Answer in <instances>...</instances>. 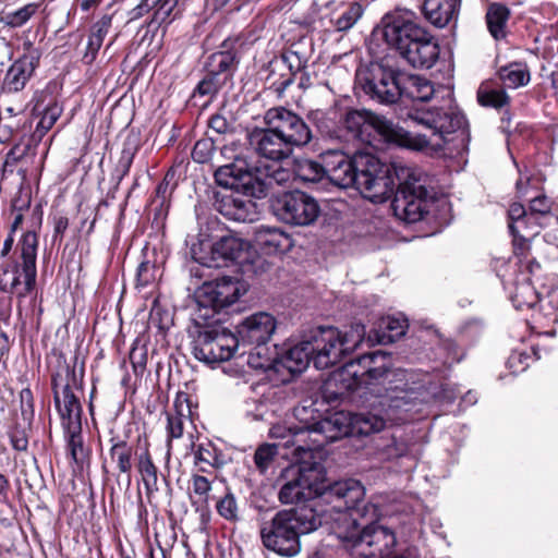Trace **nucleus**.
Here are the masks:
<instances>
[{"instance_id": "obj_59", "label": "nucleus", "mask_w": 558, "mask_h": 558, "mask_svg": "<svg viewBox=\"0 0 558 558\" xmlns=\"http://www.w3.org/2000/svg\"><path fill=\"white\" fill-rule=\"evenodd\" d=\"M214 174H253L247 161L239 156L233 158V161L219 166Z\"/></svg>"}, {"instance_id": "obj_8", "label": "nucleus", "mask_w": 558, "mask_h": 558, "mask_svg": "<svg viewBox=\"0 0 558 558\" xmlns=\"http://www.w3.org/2000/svg\"><path fill=\"white\" fill-rule=\"evenodd\" d=\"M348 136L367 146H373L376 137L387 143L409 145V134L403 129L396 126L385 117L366 110L349 111L344 119Z\"/></svg>"}, {"instance_id": "obj_14", "label": "nucleus", "mask_w": 558, "mask_h": 558, "mask_svg": "<svg viewBox=\"0 0 558 558\" xmlns=\"http://www.w3.org/2000/svg\"><path fill=\"white\" fill-rule=\"evenodd\" d=\"M236 348L234 333L220 325L201 328L192 342L193 355L206 364L229 361Z\"/></svg>"}, {"instance_id": "obj_58", "label": "nucleus", "mask_w": 558, "mask_h": 558, "mask_svg": "<svg viewBox=\"0 0 558 558\" xmlns=\"http://www.w3.org/2000/svg\"><path fill=\"white\" fill-rule=\"evenodd\" d=\"M290 58L298 60L296 71L293 72L295 75L293 76V81L298 80V86L300 89L306 92L312 87V77L311 74L305 70L307 60H302L299 52H291Z\"/></svg>"}, {"instance_id": "obj_30", "label": "nucleus", "mask_w": 558, "mask_h": 558, "mask_svg": "<svg viewBox=\"0 0 558 558\" xmlns=\"http://www.w3.org/2000/svg\"><path fill=\"white\" fill-rule=\"evenodd\" d=\"M254 140L259 155L271 160H281L292 151L291 147L270 125H267L265 130L255 132Z\"/></svg>"}, {"instance_id": "obj_53", "label": "nucleus", "mask_w": 558, "mask_h": 558, "mask_svg": "<svg viewBox=\"0 0 558 558\" xmlns=\"http://www.w3.org/2000/svg\"><path fill=\"white\" fill-rule=\"evenodd\" d=\"M295 425L314 427V398L307 397L294 407Z\"/></svg>"}, {"instance_id": "obj_64", "label": "nucleus", "mask_w": 558, "mask_h": 558, "mask_svg": "<svg viewBox=\"0 0 558 558\" xmlns=\"http://www.w3.org/2000/svg\"><path fill=\"white\" fill-rule=\"evenodd\" d=\"M542 225L538 222L537 217L535 219H529L523 223H519V229L515 232H511L517 240H526L527 236H535L539 233Z\"/></svg>"}, {"instance_id": "obj_33", "label": "nucleus", "mask_w": 558, "mask_h": 558, "mask_svg": "<svg viewBox=\"0 0 558 558\" xmlns=\"http://www.w3.org/2000/svg\"><path fill=\"white\" fill-rule=\"evenodd\" d=\"M395 186L393 177H362L359 194L374 204H381L391 197Z\"/></svg>"}, {"instance_id": "obj_63", "label": "nucleus", "mask_w": 558, "mask_h": 558, "mask_svg": "<svg viewBox=\"0 0 558 558\" xmlns=\"http://www.w3.org/2000/svg\"><path fill=\"white\" fill-rule=\"evenodd\" d=\"M214 150V142L209 138L199 140L192 150V158L198 163L206 162Z\"/></svg>"}, {"instance_id": "obj_47", "label": "nucleus", "mask_w": 558, "mask_h": 558, "mask_svg": "<svg viewBox=\"0 0 558 558\" xmlns=\"http://www.w3.org/2000/svg\"><path fill=\"white\" fill-rule=\"evenodd\" d=\"M195 466L197 472L206 473L208 468H218L220 465L217 449L211 442L199 444L194 452Z\"/></svg>"}, {"instance_id": "obj_62", "label": "nucleus", "mask_w": 558, "mask_h": 558, "mask_svg": "<svg viewBox=\"0 0 558 558\" xmlns=\"http://www.w3.org/2000/svg\"><path fill=\"white\" fill-rule=\"evenodd\" d=\"M32 203V187L31 185L21 184L17 193L12 199L13 211L27 210Z\"/></svg>"}, {"instance_id": "obj_35", "label": "nucleus", "mask_w": 558, "mask_h": 558, "mask_svg": "<svg viewBox=\"0 0 558 558\" xmlns=\"http://www.w3.org/2000/svg\"><path fill=\"white\" fill-rule=\"evenodd\" d=\"M109 456L120 475L124 476L126 488L131 485L133 468V447L124 439L112 437L110 439Z\"/></svg>"}, {"instance_id": "obj_52", "label": "nucleus", "mask_w": 558, "mask_h": 558, "mask_svg": "<svg viewBox=\"0 0 558 558\" xmlns=\"http://www.w3.org/2000/svg\"><path fill=\"white\" fill-rule=\"evenodd\" d=\"M227 83L228 80L223 78L218 74H213L209 71H206L203 80L197 84L195 88V93L199 96H215Z\"/></svg>"}, {"instance_id": "obj_51", "label": "nucleus", "mask_w": 558, "mask_h": 558, "mask_svg": "<svg viewBox=\"0 0 558 558\" xmlns=\"http://www.w3.org/2000/svg\"><path fill=\"white\" fill-rule=\"evenodd\" d=\"M180 0H150L151 8L155 10L149 25H161L170 23L171 14L174 11Z\"/></svg>"}, {"instance_id": "obj_4", "label": "nucleus", "mask_w": 558, "mask_h": 558, "mask_svg": "<svg viewBox=\"0 0 558 558\" xmlns=\"http://www.w3.org/2000/svg\"><path fill=\"white\" fill-rule=\"evenodd\" d=\"M314 427L293 425L290 427V438L284 447H293V459L296 465L284 471L292 474L279 490L278 498L281 504L294 500H308L314 498Z\"/></svg>"}, {"instance_id": "obj_16", "label": "nucleus", "mask_w": 558, "mask_h": 558, "mask_svg": "<svg viewBox=\"0 0 558 558\" xmlns=\"http://www.w3.org/2000/svg\"><path fill=\"white\" fill-rule=\"evenodd\" d=\"M246 243L233 235L221 236L213 244H193L191 254L195 262L208 268H220L238 260L244 253Z\"/></svg>"}, {"instance_id": "obj_45", "label": "nucleus", "mask_w": 558, "mask_h": 558, "mask_svg": "<svg viewBox=\"0 0 558 558\" xmlns=\"http://www.w3.org/2000/svg\"><path fill=\"white\" fill-rule=\"evenodd\" d=\"M64 435L68 442V450L71 459L82 465L88 457V450L84 447L82 425L64 427Z\"/></svg>"}, {"instance_id": "obj_1", "label": "nucleus", "mask_w": 558, "mask_h": 558, "mask_svg": "<svg viewBox=\"0 0 558 558\" xmlns=\"http://www.w3.org/2000/svg\"><path fill=\"white\" fill-rule=\"evenodd\" d=\"M320 468L316 463V476ZM364 497V487L349 478L330 484L316 481V530L333 534L348 550H356L364 558L392 554L397 545L395 532L376 522L360 529L354 512Z\"/></svg>"}, {"instance_id": "obj_39", "label": "nucleus", "mask_w": 558, "mask_h": 558, "mask_svg": "<svg viewBox=\"0 0 558 558\" xmlns=\"http://www.w3.org/2000/svg\"><path fill=\"white\" fill-rule=\"evenodd\" d=\"M136 469L142 477L146 495L158 492V468L155 465L148 446L136 454Z\"/></svg>"}, {"instance_id": "obj_60", "label": "nucleus", "mask_w": 558, "mask_h": 558, "mask_svg": "<svg viewBox=\"0 0 558 558\" xmlns=\"http://www.w3.org/2000/svg\"><path fill=\"white\" fill-rule=\"evenodd\" d=\"M177 185L178 182L174 180V177H163V180L156 187L154 202H159V206L163 207L171 197Z\"/></svg>"}, {"instance_id": "obj_57", "label": "nucleus", "mask_w": 558, "mask_h": 558, "mask_svg": "<svg viewBox=\"0 0 558 558\" xmlns=\"http://www.w3.org/2000/svg\"><path fill=\"white\" fill-rule=\"evenodd\" d=\"M186 416L182 413H167L168 445L172 439L182 437Z\"/></svg>"}, {"instance_id": "obj_15", "label": "nucleus", "mask_w": 558, "mask_h": 558, "mask_svg": "<svg viewBox=\"0 0 558 558\" xmlns=\"http://www.w3.org/2000/svg\"><path fill=\"white\" fill-rule=\"evenodd\" d=\"M348 364L354 366L352 369L356 372V379L365 388L388 385L390 379L403 381L408 375L403 369H392L390 355L381 351L363 354Z\"/></svg>"}, {"instance_id": "obj_6", "label": "nucleus", "mask_w": 558, "mask_h": 558, "mask_svg": "<svg viewBox=\"0 0 558 558\" xmlns=\"http://www.w3.org/2000/svg\"><path fill=\"white\" fill-rule=\"evenodd\" d=\"M38 235L27 231L20 240L19 256L0 264V291L24 299L36 289Z\"/></svg>"}, {"instance_id": "obj_44", "label": "nucleus", "mask_w": 558, "mask_h": 558, "mask_svg": "<svg viewBox=\"0 0 558 558\" xmlns=\"http://www.w3.org/2000/svg\"><path fill=\"white\" fill-rule=\"evenodd\" d=\"M408 323L393 316L383 317L379 322V331L377 336L378 343H391L405 333Z\"/></svg>"}, {"instance_id": "obj_61", "label": "nucleus", "mask_w": 558, "mask_h": 558, "mask_svg": "<svg viewBox=\"0 0 558 558\" xmlns=\"http://www.w3.org/2000/svg\"><path fill=\"white\" fill-rule=\"evenodd\" d=\"M325 177H316V184L319 183ZM330 182L340 189L351 190L359 194L362 184V177H326Z\"/></svg>"}, {"instance_id": "obj_50", "label": "nucleus", "mask_w": 558, "mask_h": 558, "mask_svg": "<svg viewBox=\"0 0 558 558\" xmlns=\"http://www.w3.org/2000/svg\"><path fill=\"white\" fill-rule=\"evenodd\" d=\"M216 510L221 518L229 522H236L239 520L238 500L230 489L217 500Z\"/></svg>"}, {"instance_id": "obj_28", "label": "nucleus", "mask_w": 558, "mask_h": 558, "mask_svg": "<svg viewBox=\"0 0 558 558\" xmlns=\"http://www.w3.org/2000/svg\"><path fill=\"white\" fill-rule=\"evenodd\" d=\"M293 58L290 54L276 58L268 63V74L265 78L267 88L281 97L288 86L293 82Z\"/></svg>"}, {"instance_id": "obj_10", "label": "nucleus", "mask_w": 558, "mask_h": 558, "mask_svg": "<svg viewBox=\"0 0 558 558\" xmlns=\"http://www.w3.org/2000/svg\"><path fill=\"white\" fill-rule=\"evenodd\" d=\"M402 72L389 65L385 59L361 66L355 83L365 95L379 104H395L400 98Z\"/></svg>"}, {"instance_id": "obj_22", "label": "nucleus", "mask_w": 558, "mask_h": 558, "mask_svg": "<svg viewBox=\"0 0 558 558\" xmlns=\"http://www.w3.org/2000/svg\"><path fill=\"white\" fill-rule=\"evenodd\" d=\"M316 435L323 437L322 442L316 438V450L319 446L352 436L351 413L335 411L316 421Z\"/></svg>"}, {"instance_id": "obj_43", "label": "nucleus", "mask_w": 558, "mask_h": 558, "mask_svg": "<svg viewBox=\"0 0 558 558\" xmlns=\"http://www.w3.org/2000/svg\"><path fill=\"white\" fill-rule=\"evenodd\" d=\"M352 435H368L380 432L386 426V421L381 413H357L351 414Z\"/></svg>"}, {"instance_id": "obj_3", "label": "nucleus", "mask_w": 558, "mask_h": 558, "mask_svg": "<svg viewBox=\"0 0 558 558\" xmlns=\"http://www.w3.org/2000/svg\"><path fill=\"white\" fill-rule=\"evenodd\" d=\"M275 177H213L215 183L227 192L217 201V210L226 218L239 222H253L258 219L257 205L252 198H264L272 189Z\"/></svg>"}, {"instance_id": "obj_34", "label": "nucleus", "mask_w": 558, "mask_h": 558, "mask_svg": "<svg viewBox=\"0 0 558 558\" xmlns=\"http://www.w3.org/2000/svg\"><path fill=\"white\" fill-rule=\"evenodd\" d=\"M459 3V0H424L422 9L426 20L441 28L457 16Z\"/></svg>"}, {"instance_id": "obj_12", "label": "nucleus", "mask_w": 558, "mask_h": 558, "mask_svg": "<svg viewBox=\"0 0 558 558\" xmlns=\"http://www.w3.org/2000/svg\"><path fill=\"white\" fill-rule=\"evenodd\" d=\"M423 177H407L395 193L391 203L393 214L399 219L415 223L428 213V204L437 199V191L423 182Z\"/></svg>"}, {"instance_id": "obj_38", "label": "nucleus", "mask_w": 558, "mask_h": 558, "mask_svg": "<svg viewBox=\"0 0 558 558\" xmlns=\"http://www.w3.org/2000/svg\"><path fill=\"white\" fill-rule=\"evenodd\" d=\"M400 89V98L405 97L414 101H427L434 94V86L429 81L418 75L405 73H402Z\"/></svg>"}, {"instance_id": "obj_26", "label": "nucleus", "mask_w": 558, "mask_h": 558, "mask_svg": "<svg viewBox=\"0 0 558 558\" xmlns=\"http://www.w3.org/2000/svg\"><path fill=\"white\" fill-rule=\"evenodd\" d=\"M77 357H74L73 364L66 362L63 355L57 359V369L51 375L52 391L63 392L68 390L83 389L84 367H77Z\"/></svg>"}, {"instance_id": "obj_17", "label": "nucleus", "mask_w": 558, "mask_h": 558, "mask_svg": "<svg viewBox=\"0 0 558 558\" xmlns=\"http://www.w3.org/2000/svg\"><path fill=\"white\" fill-rule=\"evenodd\" d=\"M270 208L286 223L305 226L314 221V201L299 190L277 195L271 199Z\"/></svg>"}, {"instance_id": "obj_40", "label": "nucleus", "mask_w": 558, "mask_h": 558, "mask_svg": "<svg viewBox=\"0 0 558 558\" xmlns=\"http://www.w3.org/2000/svg\"><path fill=\"white\" fill-rule=\"evenodd\" d=\"M510 17V10L501 3H490L485 15L489 34L500 40L507 36V23Z\"/></svg>"}, {"instance_id": "obj_25", "label": "nucleus", "mask_w": 558, "mask_h": 558, "mask_svg": "<svg viewBox=\"0 0 558 558\" xmlns=\"http://www.w3.org/2000/svg\"><path fill=\"white\" fill-rule=\"evenodd\" d=\"M37 65L38 57L33 53L19 58L8 69L3 78L2 89L5 93H17L22 90Z\"/></svg>"}, {"instance_id": "obj_48", "label": "nucleus", "mask_w": 558, "mask_h": 558, "mask_svg": "<svg viewBox=\"0 0 558 558\" xmlns=\"http://www.w3.org/2000/svg\"><path fill=\"white\" fill-rule=\"evenodd\" d=\"M62 113V107L53 102L49 105L45 110L44 113L37 123V126L32 135L33 142H39L45 136V134L51 130V128L54 125L57 120L60 118Z\"/></svg>"}, {"instance_id": "obj_37", "label": "nucleus", "mask_w": 558, "mask_h": 558, "mask_svg": "<svg viewBox=\"0 0 558 558\" xmlns=\"http://www.w3.org/2000/svg\"><path fill=\"white\" fill-rule=\"evenodd\" d=\"M199 473L201 472L193 473L191 475L190 501L195 511L204 515L210 511L213 482Z\"/></svg>"}, {"instance_id": "obj_56", "label": "nucleus", "mask_w": 558, "mask_h": 558, "mask_svg": "<svg viewBox=\"0 0 558 558\" xmlns=\"http://www.w3.org/2000/svg\"><path fill=\"white\" fill-rule=\"evenodd\" d=\"M508 217H509V230L510 232H515L519 229V223H523L524 221L529 219H535L533 215L527 213L525 207L520 203H513L510 205L508 210Z\"/></svg>"}, {"instance_id": "obj_19", "label": "nucleus", "mask_w": 558, "mask_h": 558, "mask_svg": "<svg viewBox=\"0 0 558 558\" xmlns=\"http://www.w3.org/2000/svg\"><path fill=\"white\" fill-rule=\"evenodd\" d=\"M240 293L241 287L238 280L222 277L204 282L196 291V300L201 306L219 312L235 303Z\"/></svg>"}, {"instance_id": "obj_9", "label": "nucleus", "mask_w": 558, "mask_h": 558, "mask_svg": "<svg viewBox=\"0 0 558 558\" xmlns=\"http://www.w3.org/2000/svg\"><path fill=\"white\" fill-rule=\"evenodd\" d=\"M365 337V326L355 323L342 333L333 326L316 327V369L327 368L354 351Z\"/></svg>"}, {"instance_id": "obj_27", "label": "nucleus", "mask_w": 558, "mask_h": 558, "mask_svg": "<svg viewBox=\"0 0 558 558\" xmlns=\"http://www.w3.org/2000/svg\"><path fill=\"white\" fill-rule=\"evenodd\" d=\"M439 52V45L426 31L425 38L418 40L413 48L408 49L401 58L415 69H430L437 62Z\"/></svg>"}, {"instance_id": "obj_23", "label": "nucleus", "mask_w": 558, "mask_h": 558, "mask_svg": "<svg viewBox=\"0 0 558 558\" xmlns=\"http://www.w3.org/2000/svg\"><path fill=\"white\" fill-rule=\"evenodd\" d=\"M254 243L266 255L283 254L293 246L287 232L278 227L260 225L254 229Z\"/></svg>"}, {"instance_id": "obj_42", "label": "nucleus", "mask_w": 558, "mask_h": 558, "mask_svg": "<svg viewBox=\"0 0 558 558\" xmlns=\"http://www.w3.org/2000/svg\"><path fill=\"white\" fill-rule=\"evenodd\" d=\"M499 80L509 88H518L530 82V71L525 63L512 62L498 70Z\"/></svg>"}, {"instance_id": "obj_32", "label": "nucleus", "mask_w": 558, "mask_h": 558, "mask_svg": "<svg viewBox=\"0 0 558 558\" xmlns=\"http://www.w3.org/2000/svg\"><path fill=\"white\" fill-rule=\"evenodd\" d=\"M53 401L61 417L62 428L82 425V405L74 391L65 387L63 392L54 391Z\"/></svg>"}, {"instance_id": "obj_13", "label": "nucleus", "mask_w": 558, "mask_h": 558, "mask_svg": "<svg viewBox=\"0 0 558 558\" xmlns=\"http://www.w3.org/2000/svg\"><path fill=\"white\" fill-rule=\"evenodd\" d=\"M381 24V29L375 32L374 36H380L400 57L425 38L427 31L416 22L415 14L409 10H397L386 14Z\"/></svg>"}, {"instance_id": "obj_41", "label": "nucleus", "mask_w": 558, "mask_h": 558, "mask_svg": "<svg viewBox=\"0 0 558 558\" xmlns=\"http://www.w3.org/2000/svg\"><path fill=\"white\" fill-rule=\"evenodd\" d=\"M39 2H29L15 10H4L0 13V23L10 28H20L26 25L40 10Z\"/></svg>"}, {"instance_id": "obj_55", "label": "nucleus", "mask_w": 558, "mask_h": 558, "mask_svg": "<svg viewBox=\"0 0 558 558\" xmlns=\"http://www.w3.org/2000/svg\"><path fill=\"white\" fill-rule=\"evenodd\" d=\"M107 32H108V26L106 23H104L95 32H93L92 35L89 36L88 44H87V51L83 58V60L86 63H92L95 60L96 54L102 45V41H104V38H105Z\"/></svg>"}, {"instance_id": "obj_31", "label": "nucleus", "mask_w": 558, "mask_h": 558, "mask_svg": "<svg viewBox=\"0 0 558 558\" xmlns=\"http://www.w3.org/2000/svg\"><path fill=\"white\" fill-rule=\"evenodd\" d=\"M221 47L222 50L214 52L207 58L205 70L213 74H218L230 82L238 69L240 60L230 40H225Z\"/></svg>"}, {"instance_id": "obj_18", "label": "nucleus", "mask_w": 558, "mask_h": 558, "mask_svg": "<svg viewBox=\"0 0 558 558\" xmlns=\"http://www.w3.org/2000/svg\"><path fill=\"white\" fill-rule=\"evenodd\" d=\"M265 121L290 147L305 145L312 137L311 130L304 121L284 108L269 109Z\"/></svg>"}, {"instance_id": "obj_49", "label": "nucleus", "mask_w": 558, "mask_h": 558, "mask_svg": "<svg viewBox=\"0 0 558 558\" xmlns=\"http://www.w3.org/2000/svg\"><path fill=\"white\" fill-rule=\"evenodd\" d=\"M477 100L484 107L499 109L509 102V96L502 89L488 88L482 85L477 92Z\"/></svg>"}, {"instance_id": "obj_46", "label": "nucleus", "mask_w": 558, "mask_h": 558, "mask_svg": "<svg viewBox=\"0 0 558 558\" xmlns=\"http://www.w3.org/2000/svg\"><path fill=\"white\" fill-rule=\"evenodd\" d=\"M279 454V444H262L254 452V464L256 470L262 474H266L267 471L272 468L277 457Z\"/></svg>"}, {"instance_id": "obj_36", "label": "nucleus", "mask_w": 558, "mask_h": 558, "mask_svg": "<svg viewBox=\"0 0 558 558\" xmlns=\"http://www.w3.org/2000/svg\"><path fill=\"white\" fill-rule=\"evenodd\" d=\"M363 8L359 2H350L341 5L340 12L327 19L328 16H320V26L324 31H330L332 27L336 32H345L353 27V25L362 17Z\"/></svg>"}, {"instance_id": "obj_29", "label": "nucleus", "mask_w": 558, "mask_h": 558, "mask_svg": "<svg viewBox=\"0 0 558 558\" xmlns=\"http://www.w3.org/2000/svg\"><path fill=\"white\" fill-rule=\"evenodd\" d=\"M311 337L288 349L276 360L277 367H283L291 374L305 371L314 355V343Z\"/></svg>"}, {"instance_id": "obj_21", "label": "nucleus", "mask_w": 558, "mask_h": 558, "mask_svg": "<svg viewBox=\"0 0 558 558\" xmlns=\"http://www.w3.org/2000/svg\"><path fill=\"white\" fill-rule=\"evenodd\" d=\"M353 365L345 363L343 366L331 372L323 379L320 393L327 403H333L343 398L349 391H354L362 386L356 379V372Z\"/></svg>"}, {"instance_id": "obj_24", "label": "nucleus", "mask_w": 558, "mask_h": 558, "mask_svg": "<svg viewBox=\"0 0 558 558\" xmlns=\"http://www.w3.org/2000/svg\"><path fill=\"white\" fill-rule=\"evenodd\" d=\"M539 177H520L515 182L517 193L530 203V214L533 217H545L551 213L554 202L543 192H538Z\"/></svg>"}, {"instance_id": "obj_20", "label": "nucleus", "mask_w": 558, "mask_h": 558, "mask_svg": "<svg viewBox=\"0 0 558 558\" xmlns=\"http://www.w3.org/2000/svg\"><path fill=\"white\" fill-rule=\"evenodd\" d=\"M276 330V319L266 312H258L244 318L234 333L239 345L259 349L266 344Z\"/></svg>"}, {"instance_id": "obj_11", "label": "nucleus", "mask_w": 558, "mask_h": 558, "mask_svg": "<svg viewBox=\"0 0 558 558\" xmlns=\"http://www.w3.org/2000/svg\"><path fill=\"white\" fill-rule=\"evenodd\" d=\"M391 174L390 167L383 163L368 147L349 156L342 150L330 149L319 155L316 174Z\"/></svg>"}, {"instance_id": "obj_7", "label": "nucleus", "mask_w": 558, "mask_h": 558, "mask_svg": "<svg viewBox=\"0 0 558 558\" xmlns=\"http://www.w3.org/2000/svg\"><path fill=\"white\" fill-rule=\"evenodd\" d=\"M403 381L390 379L386 393L379 400L380 413L386 423L399 425L416 418L423 410L427 392L420 386H410L409 379Z\"/></svg>"}, {"instance_id": "obj_5", "label": "nucleus", "mask_w": 558, "mask_h": 558, "mask_svg": "<svg viewBox=\"0 0 558 558\" xmlns=\"http://www.w3.org/2000/svg\"><path fill=\"white\" fill-rule=\"evenodd\" d=\"M410 118L433 130V136L437 138H422L425 145H432L437 149H446L450 154L454 150L461 154L468 148L469 132L465 128V117L452 106L430 108L426 111H416Z\"/></svg>"}, {"instance_id": "obj_54", "label": "nucleus", "mask_w": 558, "mask_h": 558, "mask_svg": "<svg viewBox=\"0 0 558 558\" xmlns=\"http://www.w3.org/2000/svg\"><path fill=\"white\" fill-rule=\"evenodd\" d=\"M536 352L533 350L532 353L525 351H512L507 360V367L512 374H519L524 372L530 361L537 360Z\"/></svg>"}, {"instance_id": "obj_2", "label": "nucleus", "mask_w": 558, "mask_h": 558, "mask_svg": "<svg viewBox=\"0 0 558 558\" xmlns=\"http://www.w3.org/2000/svg\"><path fill=\"white\" fill-rule=\"evenodd\" d=\"M295 508L278 511L260 526L265 548L282 557H293L301 551V536L314 531V498L294 500Z\"/></svg>"}]
</instances>
